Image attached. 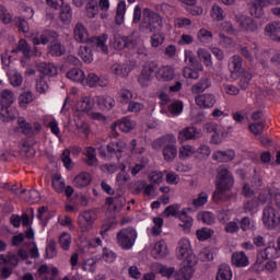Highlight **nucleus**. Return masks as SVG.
<instances>
[{"instance_id": "f257e3e1", "label": "nucleus", "mask_w": 280, "mask_h": 280, "mask_svg": "<svg viewBox=\"0 0 280 280\" xmlns=\"http://www.w3.org/2000/svg\"><path fill=\"white\" fill-rule=\"evenodd\" d=\"M74 39L77 43H85L91 47L95 46L97 49H101L103 54H108V46L106 40H108V34L104 33L102 36H92L89 37V32L86 27L81 22H78L73 30Z\"/></svg>"}, {"instance_id": "f03ea898", "label": "nucleus", "mask_w": 280, "mask_h": 280, "mask_svg": "<svg viewBox=\"0 0 280 280\" xmlns=\"http://www.w3.org/2000/svg\"><path fill=\"white\" fill-rule=\"evenodd\" d=\"M233 185H235V178L233 177V173H231L229 168L219 167L217 170L215 180V187L218 191L213 194V200H220L222 198V195L233 189Z\"/></svg>"}, {"instance_id": "7ed1b4c3", "label": "nucleus", "mask_w": 280, "mask_h": 280, "mask_svg": "<svg viewBox=\"0 0 280 280\" xmlns=\"http://www.w3.org/2000/svg\"><path fill=\"white\" fill-rule=\"evenodd\" d=\"M174 143H176V137L174 135L162 136L153 142V145H159V148L164 147L162 154L166 163H172L178 156V148Z\"/></svg>"}, {"instance_id": "20e7f679", "label": "nucleus", "mask_w": 280, "mask_h": 280, "mask_svg": "<svg viewBox=\"0 0 280 280\" xmlns=\"http://www.w3.org/2000/svg\"><path fill=\"white\" fill-rule=\"evenodd\" d=\"M137 237V230L132 226L121 229L116 235L117 244L122 248V250H130V248L135 246Z\"/></svg>"}, {"instance_id": "39448f33", "label": "nucleus", "mask_w": 280, "mask_h": 280, "mask_svg": "<svg viewBox=\"0 0 280 280\" xmlns=\"http://www.w3.org/2000/svg\"><path fill=\"white\" fill-rule=\"evenodd\" d=\"M280 215L272 206H266L262 209V224L268 231H275L279 226Z\"/></svg>"}, {"instance_id": "423d86ee", "label": "nucleus", "mask_w": 280, "mask_h": 280, "mask_svg": "<svg viewBox=\"0 0 280 280\" xmlns=\"http://www.w3.org/2000/svg\"><path fill=\"white\" fill-rule=\"evenodd\" d=\"M158 72L159 65L156 62L151 61L149 63H145L141 73L138 77L139 84H141L142 86H149L150 82H152V78H154Z\"/></svg>"}, {"instance_id": "0eeeda50", "label": "nucleus", "mask_w": 280, "mask_h": 280, "mask_svg": "<svg viewBox=\"0 0 280 280\" xmlns=\"http://www.w3.org/2000/svg\"><path fill=\"white\" fill-rule=\"evenodd\" d=\"M97 220V214L93 210H86L83 211L79 217H78V224L82 231V233H86L93 229V222Z\"/></svg>"}, {"instance_id": "6e6552de", "label": "nucleus", "mask_w": 280, "mask_h": 280, "mask_svg": "<svg viewBox=\"0 0 280 280\" xmlns=\"http://www.w3.org/2000/svg\"><path fill=\"white\" fill-rule=\"evenodd\" d=\"M236 23L240 25V27L244 32H248L253 34H257V32H259V26H260L259 21L250 16L236 15Z\"/></svg>"}, {"instance_id": "1a4fd4ad", "label": "nucleus", "mask_w": 280, "mask_h": 280, "mask_svg": "<svg viewBox=\"0 0 280 280\" xmlns=\"http://www.w3.org/2000/svg\"><path fill=\"white\" fill-rule=\"evenodd\" d=\"M19 51L23 54L24 58H34V56H40V52H38L36 46H30V44H27V40L24 38H21L19 40L15 48L11 50V54H19Z\"/></svg>"}, {"instance_id": "9d476101", "label": "nucleus", "mask_w": 280, "mask_h": 280, "mask_svg": "<svg viewBox=\"0 0 280 280\" xmlns=\"http://www.w3.org/2000/svg\"><path fill=\"white\" fill-rule=\"evenodd\" d=\"M244 60L242 59V57L240 55H234L231 57L230 59V63H229V70L231 72V78H235L236 75H240L243 73V71H246V69H244L242 67Z\"/></svg>"}, {"instance_id": "9b49d317", "label": "nucleus", "mask_w": 280, "mask_h": 280, "mask_svg": "<svg viewBox=\"0 0 280 280\" xmlns=\"http://www.w3.org/2000/svg\"><path fill=\"white\" fill-rule=\"evenodd\" d=\"M162 27L161 20L154 21V20H143L140 23L139 30L142 32V34H152L154 32H160Z\"/></svg>"}, {"instance_id": "f8f14e48", "label": "nucleus", "mask_w": 280, "mask_h": 280, "mask_svg": "<svg viewBox=\"0 0 280 280\" xmlns=\"http://www.w3.org/2000/svg\"><path fill=\"white\" fill-rule=\"evenodd\" d=\"M195 102L200 108H213L215 106V96L213 94H201L195 97Z\"/></svg>"}, {"instance_id": "ddd939ff", "label": "nucleus", "mask_w": 280, "mask_h": 280, "mask_svg": "<svg viewBox=\"0 0 280 280\" xmlns=\"http://www.w3.org/2000/svg\"><path fill=\"white\" fill-rule=\"evenodd\" d=\"M200 138V130L196 127H186L178 133V141H189Z\"/></svg>"}, {"instance_id": "4468645a", "label": "nucleus", "mask_w": 280, "mask_h": 280, "mask_svg": "<svg viewBox=\"0 0 280 280\" xmlns=\"http://www.w3.org/2000/svg\"><path fill=\"white\" fill-rule=\"evenodd\" d=\"M48 54L54 56L55 58H60V56H65L67 54V47L60 42V38L56 42H52L48 45Z\"/></svg>"}, {"instance_id": "2eb2a0df", "label": "nucleus", "mask_w": 280, "mask_h": 280, "mask_svg": "<svg viewBox=\"0 0 280 280\" xmlns=\"http://www.w3.org/2000/svg\"><path fill=\"white\" fill-rule=\"evenodd\" d=\"M135 126H137L135 121L130 120L128 117H125L112 125V132H115L116 128H119L121 132H130V130H133Z\"/></svg>"}, {"instance_id": "dca6fc26", "label": "nucleus", "mask_w": 280, "mask_h": 280, "mask_svg": "<svg viewBox=\"0 0 280 280\" xmlns=\"http://www.w3.org/2000/svg\"><path fill=\"white\" fill-rule=\"evenodd\" d=\"M194 250H191V244L189 240L182 238L177 244V257L178 259H185L188 255H191Z\"/></svg>"}, {"instance_id": "f3484780", "label": "nucleus", "mask_w": 280, "mask_h": 280, "mask_svg": "<svg viewBox=\"0 0 280 280\" xmlns=\"http://www.w3.org/2000/svg\"><path fill=\"white\" fill-rule=\"evenodd\" d=\"M231 261L236 268H246L249 264L248 256L244 252H234Z\"/></svg>"}, {"instance_id": "a211bd4d", "label": "nucleus", "mask_w": 280, "mask_h": 280, "mask_svg": "<svg viewBox=\"0 0 280 280\" xmlns=\"http://www.w3.org/2000/svg\"><path fill=\"white\" fill-rule=\"evenodd\" d=\"M188 211H191V208H184L179 217V220H180L179 226L184 229L185 233H190L191 226L194 224V219L187 215Z\"/></svg>"}, {"instance_id": "6ab92c4d", "label": "nucleus", "mask_w": 280, "mask_h": 280, "mask_svg": "<svg viewBox=\"0 0 280 280\" xmlns=\"http://www.w3.org/2000/svg\"><path fill=\"white\" fill-rule=\"evenodd\" d=\"M212 159L219 161V163H229L235 159V151L230 149L226 151H217L213 153Z\"/></svg>"}, {"instance_id": "aec40b11", "label": "nucleus", "mask_w": 280, "mask_h": 280, "mask_svg": "<svg viewBox=\"0 0 280 280\" xmlns=\"http://www.w3.org/2000/svg\"><path fill=\"white\" fill-rule=\"evenodd\" d=\"M37 70L43 75H48L49 78H54V75H58V68H56L54 63L39 62L37 63Z\"/></svg>"}, {"instance_id": "412c9836", "label": "nucleus", "mask_w": 280, "mask_h": 280, "mask_svg": "<svg viewBox=\"0 0 280 280\" xmlns=\"http://www.w3.org/2000/svg\"><path fill=\"white\" fill-rule=\"evenodd\" d=\"M60 38V34L54 30H44L42 32V45H52Z\"/></svg>"}, {"instance_id": "4be33fe9", "label": "nucleus", "mask_w": 280, "mask_h": 280, "mask_svg": "<svg viewBox=\"0 0 280 280\" xmlns=\"http://www.w3.org/2000/svg\"><path fill=\"white\" fill-rule=\"evenodd\" d=\"M22 135L26 137H36L40 130H43V126L38 122L24 125L23 128L20 129Z\"/></svg>"}, {"instance_id": "5701e85b", "label": "nucleus", "mask_w": 280, "mask_h": 280, "mask_svg": "<svg viewBox=\"0 0 280 280\" xmlns=\"http://www.w3.org/2000/svg\"><path fill=\"white\" fill-rule=\"evenodd\" d=\"M0 97L1 108H11L12 104H14V93L10 90H3L0 93Z\"/></svg>"}, {"instance_id": "b1692460", "label": "nucleus", "mask_w": 280, "mask_h": 280, "mask_svg": "<svg viewBox=\"0 0 280 280\" xmlns=\"http://www.w3.org/2000/svg\"><path fill=\"white\" fill-rule=\"evenodd\" d=\"M95 102L97 103V106L101 108V110H110L113 106H115V100L110 96H96Z\"/></svg>"}, {"instance_id": "393cba45", "label": "nucleus", "mask_w": 280, "mask_h": 280, "mask_svg": "<svg viewBox=\"0 0 280 280\" xmlns=\"http://www.w3.org/2000/svg\"><path fill=\"white\" fill-rule=\"evenodd\" d=\"M34 143L30 140H26L22 143L20 147V154L21 156H24L25 159H32L34 154H36V150H34Z\"/></svg>"}, {"instance_id": "a878e982", "label": "nucleus", "mask_w": 280, "mask_h": 280, "mask_svg": "<svg viewBox=\"0 0 280 280\" xmlns=\"http://www.w3.org/2000/svg\"><path fill=\"white\" fill-rule=\"evenodd\" d=\"M74 186L78 189H83V187H89L91 185V174L89 173H81L74 177Z\"/></svg>"}, {"instance_id": "bb28decb", "label": "nucleus", "mask_w": 280, "mask_h": 280, "mask_svg": "<svg viewBox=\"0 0 280 280\" xmlns=\"http://www.w3.org/2000/svg\"><path fill=\"white\" fill-rule=\"evenodd\" d=\"M233 279V272L228 264H222L219 266L215 280H231Z\"/></svg>"}, {"instance_id": "cd10ccee", "label": "nucleus", "mask_w": 280, "mask_h": 280, "mask_svg": "<svg viewBox=\"0 0 280 280\" xmlns=\"http://www.w3.org/2000/svg\"><path fill=\"white\" fill-rule=\"evenodd\" d=\"M207 89H211V79L210 78H203L200 79L198 83L192 85L191 91L195 93V95H198L200 93H203V91H207Z\"/></svg>"}, {"instance_id": "c85d7f7f", "label": "nucleus", "mask_w": 280, "mask_h": 280, "mask_svg": "<svg viewBox=\"0 0 280 280\" xmlns=\"http://www.w3.org/2000/svg\"><path fill=\"white\" fill-rule=\"evenodd\" d=\"M110 47L116 51H124L125 49V35L115 34L109 40Z\"/></svg>"}, {"instance_id": "c756f323", "label": "nucleus", "mask_w": 280, "mask_h": 280, "mask_svg": "<svg viewBox=\"0 0 280 280\" xmlns=\"http://www.w3.org/2000/svg\"><path fill=\"white\" fill-rule=\"evenodd\" d=\"M234 78H241L238 82L240 89L242 91H246L248 86L250 85V80H253V74L248 71H243L241 74H236Z\"/></svg>"}, {"instance_id": "7c9ffc66", "label": "nucleus", "mask_w": 280, "mask_h": 280, "mask_svg": "<svg viewBox=\"0 0 280 280\" xmlns=\"http://www.w3.org/2000/svg\"><path fill=\"white\" fill-rule=\"evenodd\" d=\"M185 60L188 61V65L192 67V69H196L197 71H205V67H202V63L198 62V59H196L191 50L185 51Z\"/></svg>"}, {"instance_id": "2f4dec72", "label": "nucleus", "mask_w": 280, "mask_h": 280, "mask_svg": "<svg viewBox=\"0 0 280 280\" xmlns=\"http://www.w3.org/2000/svg\"><path fill=\"white\" fill-rule=\"evenodd\" d=\"M153 255H155L156 259H163V257H167V245L165 242H156L153 248Z\"/></svg>"}, {"instance_id": "473e14b6", "label": "nucleus", "mask_w": 280, "mask_h": 280, "mask_svg": "<svg viewBox=\"0 0 280 280\" xmlns=\"http://www.w3.org/2000/svg\"><path fill=\"white\" fill-rule=\"evenodd\" d=\"M67 78L73 82H84V71L80 68H72L67 72Z\"/></svg>"}, {"instance_id": "72a5a7b5", "label": "nucleus", "mask_w": 280, "mask_h": 280, "mask_svg": "<svg viewBox=\"0 0 280 280\" xmlns=\"http://www.w3.org/2000/svg\"><path fill=\"white\" fill-rule=\"evenodd\" d=\"M85 82L88 84V86L90 88H95V86H106V83H104V80L100 79V77H97V74L91 72L88 74Z\"/></svg>"}, {"instance_id": "f704fd0d", "label": "nucleus", "mask_w": 280, "mask_h": 280, "mask_svg": "<svg viewBox=\"0 0 280 280\" xmlns=\"http://www.w3.org/2000/svg\"><path fill=\"white\" fill-rule=\"evenodd\" d=\"M197 56L199 60H202L203 65L206 67H213V61L211 60V52L205 48H199L197 50Z\"/></svg>"}, {"instance_id": "c9c22d12", "label": "nucleus", "mask_w": 280, "mask_h": 280, "mask_svg": "<svg viewBox=\"0 0 280 280\" xmlns=\"http://www.w3.org/2000/svg\"><path fill=\"white\" fill-rule=\"evenodd\" d=\"M59 19L62 21V23H71V19H73V14L71 13V7L69 4H66L63 7H60V13Z\"/></svg>"}, {"instance_id": "e433bc0d", "label": "nucleus", "mask_w": 280, "mask_h": 280, "mask_svg": "<svg viewBox=\"0 0 280 280\" xmlns=\"http://www.w3.org/2000/svg\"><path fill=\"white\" fill-rule=\"evenodd\" d=\"M126 14V1L121 0L118 5H117V10H116V25H122L124 23V16Z\"/></svg>"}, {"instance_id": "4c0bfd02", "label": "nucleus", "mask_w": 280, "mask_h": 280, "mask_svg": "<svg viewBox=\"0 0 280 280\" xmlns=\"http://www.w3.org/2000/svg\"><path fill=\"white\" fill-rule=\"evenodd\" d=\"M8 78L12 86H21V84H23V77L16 70L9 71Z\"/></svg>"}, {"instance_id": "58836bf2", "label": "nucleus", "mask_w": 280, "mask_h": 280, "mask_svg": "<svg viewBox=\"0 0 280 280\" xmlns=\"http://www.w3.org/2000/svg\"><path fill=\"white\" fill-rule=\"evenodd\" d=\"M79 56L81 57L83 62H86L88 65H91V62H93V50L89 46L81 47Z\"/></svg>"}, {"instance_id": "ea45409f", "label": "nucleus", "mask_w": 280, "mask_h": 280, "mask_svg": "<svg viewBox=\"0 0 280 280\" xmlns=\"http://www.w3.org/2000/svg\"><path fill=\"white\" fill-rule=\"evenodd\" d=\"M18 102L22 108H25L27 104H32V102H34V94H32L31 91L23 92L22 94H20Z\"/></svg>"}, {"instance_id": "a19ab883", "label": "nucleus", "mask_w": 280, "mask_h": 280, "mask_svg": "<svg viewBox=\"0 0 280 280\" xmlns=\"http://www.w3.org/2000/svg\"><path fill=\"white\" fill-rule=\"evenodd\" d=\"M161 80L164 82H171V80H174L175 73L174 68L171 66H165L160 71Z\"/></svg>"}, {"instance_id": "79ce46f5", "label": "nucleus", "mask_w": 280, "mask_h": 280, "mask_svg": "<svg viewBox=\"0 0 280 280\" xmlns=\"http://www.w3.org/2000/svg\"><path fill=\"white\" fill-rule=\"evenodd\" d=\"M51 183L57 194H62V191H65V182L62 180V176L60 174H55L52 176Z\"/></svg>"}, {"instance_id": "37998d69", "label": "nucleus", "mask_w": 280, "mask_h": 280, "mask_svg": "<svg viewBox=\"0 0 280 280\" xmlns=\"http://www.w3.org/2000/svg\"><path fill=\"white\" fill-rule=\"evenodd\" d=\"M184 105L182 101H174L168 105V113L173 116L176 117L183 113Z\"/></svg>"}, {"instance_id": "c03bdc74", "label": "nucleus", "mask_w": 280, "mask_h": 280, "mask_svg": "<svg viewBox=\"0 0 280 280\" xmlns=\"http://www.w3.org/2000/svg\"><path fill=\"white\" fill-rule=\"evenodd\" d=\"M194 272H195L194 267L182 262V266L179 268V275H180L182 279H184V280L191 279V277H194Z\"/></svg>"}, {"instance_id": "a18cd8bd", "label": "nucleus", "mask_w": 280, "mask_h": 280, "mask_svg": "<svg viewBox=\"0 0 280 280\" xmlns=\"http://www.w3.org/2000/svg\"><path fill=\"white\" fill-rule=\"evenodd\" d=\"M94 105L95 102H93V100L88 96L78 103L79 110H82V113H89V110H92Z\"/></svg>"}, {"instance_id": "49530a36", "label": "nucleus", "mask_w": 280, "mask_h": 280, "mask_svg": "<svg viewBox=\"0 0 280 280\" xmlns=\"http://www.w3.org/2000/svg\"><path fill=\"white\" fill-rule=\"evenodd\" d=\"M197 238L199 242H205L207 240H211L213 237V230L203 228L201 230H197L196 232Z\"/></svg>"}, {"instance_id": "de8ad7c7", "label": "nucleus", "mask_w": 280, "mask_h": 280, "mask_svg": "<svg viewBox=\"0 0 280 280\" xmlns=\"http://www.w3.org/2000/svg\"><path fill=\"white\" fill-rule=\"evenodd\" d=\"M85 155L88 158V165L95 166L97 165V153L95 152V148L89 147L86 149Z\"/></svg>"}, {"instance_id": "09e8293b", "label": "nucleus", "mask_w": 280, "mask_h": 280, "mask_svg": "<svg viewBox=\"0 0 280 280\" xmlns=\"http://www.w3.org/2000/svg\"><path fill=\"white\" fill-rule=\"evenodd\" d=\"M85 9L89 19H95L97 10H100V7H97V1L91 0L86 3Z\"/></svg>"}, {"instance_id": "8fccbe9b", "label": "nucleus", "mask_w": 280, "mask_h": 280, "mask_svg": "<svg viewBox=\"0 0 280 280\" xmlns=\"http://www.w3.org/2000/svg\"><path fill=\"white\" fill-rule=\"evenodd\" d=\"M58 255V249H56V241L50 240L46 246V259H54Z\"/></svg>"}, {"instance_id": "3c124183", "label": "nucleus", "mask_w": 280, "mask_h": 280, "mask_svg": "<svg viewBox=\"0 0 280 280\" xmlns=\"http://www.w3.org/2000/svg\"><path fill=\"white\" fill-rule=\"evenodd\" d=\"M260 257H265V259H275L279 257L278 247L268 246L264 252L260 253Z\"/></svg>"}, {"instance_id": "603ef678", "label": "nucleus", "mask_w": 280, "mask_h": 280, "mask_svg": "<svg viewBox=\"0 0 280 280\" xmlns=\"http://www.w3.org/2000/svg\"><path fill=\"white\" fill-rule=\"evenodd\" d=\"M139 45V39L135 36V33L125 35V49H136Z\"/></svg>"}, {"instance_id": "864d4df0", "label": "nucleus", "mask_w": 280, "mask_h": 280, "mask_svg": "<svg viewBox=\"0 0 280 280\" xmlns=\"http://www.w3.org/2000/svg\"><path fill=\"white\" fill-rule=\"evenodd\" d=\"M59 244L63 250H69L71 248V234L63 232L59 236Z\"/></svg>"}, {"instance_id": "5fc2aeb1", "label": "nucleus", "mask_w": 280, "mask_h": 280, "mask_svg": "<svg viewBox=\"0 0 280 280\" xmlns=\"http://www.w3.org/2000/svg\"><path fill=\"white\" fill-rule=\"evenodd\" d=\"M211 154V149L209 145H201L197 150L195 149V159H199V161H202V159H207Z\"/></svg>"}, {"instance_id": "6e6d98bb", "label": "nucleus", "mask_w": 280, "mask_h": 280, "mask_svg": "<svg viewBox=\"0 0 280 280\" xmlns=\"http://www.w3.org/2000/svg\"><path fill=\"white\" fill-rule=\"evenodd\" d=\"M61 161L66 170H71L73 167V160H71V151L69 149L63 150Z\"/></svg>"}, {"instance_id": "4d7b16f0", "label": "nucleus", "mask_w": 280, "mask_h": 280, "mask_svg": "<svg viewBox=\"0 0 280 280\" xmlns=\"http://www.w3.org/2000/svg\"><path fill=\"white\" fill-rule=\"evenodd\" d=\"M110 72L114 73V75H119L120 78H126V75H128V69L119 63H114L110 67Z\"/></svg>"}, {"instance_id": "13d9d810", "label": "nucleus", "mask_w": 280, "mask_h": 280, "mask_svg": "<svg viewBox=\"0 0 280 280\" xmlns=\"http://www.w3.org/2000/svg\"><path fill=\"white\" fill-rule=\"evenodd\" d=\"M250 15L255 16V19H261V16H264V9L259 5L257 0H253L252 2Z\"/></svg>"}, {"instance_id": "bf43d9fd", "label": "nucleus", "mask_w": 280, "mask_h": 280, "mask_svg": "<svg viewBox=\"0 0 280 280\" xmlns=\"http://www.w3.org/2000/svg\"><path fill=\"white\" fill-rule=\"evenodd\" d=\"M163 214L166 218H170L171 215L173 218H180V215L183 214V211L178 212V206L171 205L164 209Z\"/></svg>"}, {"instance_id": "052dcab7", "label": "nucleus", "mask_w": 280, "mask_h": 280, "mask_svg": "<svg viewBox=\"0 0 280 280\" xmlns=\"http://www.w3.org/2000/svg\"><path fill=\"white\" fill-rule=\"evenodd\" d=\"M0 21L5 25L12 23V14H10V11L3 4H0Z\"/></svg>"}, {"instance_id": "680f3d73", "label": "nucleus", "mask_w": 280, "mask_h": 280, "mask_svg": "<svg viewBox=\"0 0 280 280\" xmlns=\"http://www.w3.org/2000/svg\"><path fill=\"white\" fill-rule=\"evenodd\" d=\"M197 36L200 43H210V40L213 38V33H211L207 28H201L198 32Z\"/></svg>"}, {"instance_id": "e2e57ef3", "label": "nucleus", "mask_w": 280, "mask_h": 280, "mask_svg": "<svg viewBox=\"0 0 280 280\" xmlns=\"http://www.w3.org/2000/svg\"><path fill=\"white\" fill-rule=\"evenodd\" d=\"M259 207V201H257L255 198L247 200L244 206L243 210L245 213H253V211H256V209Z\"/></svg>"}, {"instance_id": "0e129e2a", "label": "nucleus", "mask_w": 280, "mask_h": 280, "mask_svg": "<svg viewBox=\"0 0 280 280\" xmlns=\"http://www.w3.org/2000/svg\"><path fill=\"white\" fill-rule=\"evenodd\" d=\"M209 200V195L207 192H200L197 198L192 200V206L198 209V207H203V205H207Z\"/></svg>"}, {"instance_id": "69168bd1", "label": "nucleus", "mask_w": 280, "mask_h": 280, "mask_svg": "<svg viewBox=\"0 0 280 280\" xmlns=\"http://www.w3.org/2000/svg\"><path fill=\"white\" fill-rule=\"evenodd\" d=\"M198 71L199 70L197 69L185 67L183 70V75L184 78H188L190 80H198V78H200V73H198Z\"/></svg>"}, {"instance_id": "338daca9", "label": "nucleus", "mask_w": 280, "mask_h": 280, "mask_svg": "<svg viewBox=\"0 0 280 280\" xmlns=\"http://www.w3.org/2000/svg\"><path fill=\"white\" fill-rule=\"evenodd\" d=\"M132 100V92L130 90L122 89L119 92V103L128 104Z\"/></svg>"}, {"instance_id": "774afa93", "label": "nucleus", "mask_w": 280, "mask_h": 280, "mask_svg": "<svg viewBox=\"0 0 280 280\" xmlns=\"http://www.w3.org/2000/svg\"><path fill=\"white\" fill-rule=\"evenodd\" d=\"M265 124L264 121H258V122H253L249 125V130L250 132H253V135H261L264 132V128H265Z\"/></svg>"}]
</instances>
